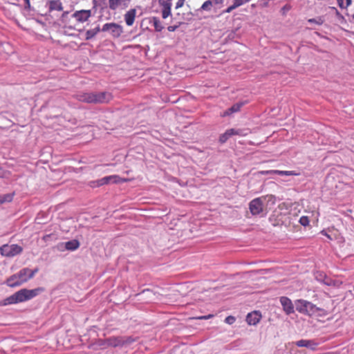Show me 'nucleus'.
Listing matches in <instances>:
<instances>
[{
    "label": "nucleus",
    "instance_id": "nucleus-6",
    "mask_svg": "<svg viewBox=\"0 0 354 354\" xmlns=\"http://www.w3.org/2000/svg\"><path fill=\"white\" fill-rule=\"evenodd\" d=\"M101 30L109 32L114 38H118L123 32V27L116 23H106L103 25Z\"/></svg>",
    "mask_w": 354,
    "mask_h": 354
},
{
    "label": "nucleus",
    "instance_id": "nucleus-34",
    "mask_svg": "<svg viewBox=\"0 0 354 354\" xmlns=\"http://www.w3.org/2000/svg\"><path fill=\"white\" fill-rule=\"evenodd\" d=\"M236 7L235 6V5L233 3L232 6H229L226 10H225V12H231L232 10H234V9H236Z\"/></svg>",
    "mask_w": 354,
    "mask_h": 354
},
{
    "label": "nucleus",
    "instance_id": "nucleus-3",
    "mask_svg": "<svg viewBox=\"0 0 354 354\" xmlns=\"http://www.w3.org/2000/svg\"><path fill=\"white\" fill-rule=\"evenodd\" d=\"M131 342L132 340L129 337H112L105 339H99L93 346L97 348L105 349L110 346L117 347Z\"/></svg>",
    "mask_w": 354,
    "mask_h": 354
},
{
    "label": "nucleus",
    "instance_id": "nucleus-20",
    "mask_svg": "<svg viewBox=\"0 0 354 354\" xmlns=\"http://www.w3.org/2000/svg\"><path fill=\"white\" fill-rule=\"evenodd\" d=\"M49 8L50 10L62 11L63 6L59 0H53L50 1Z\"/></svg>",
    "mask_w": 354,
    "mask_h": 354
},
{
    "label": "nucleus",
    "instance_id": "nucleus-17",
    "mask_svg": "<svg viewBox=\"0 0 354 354\" xmlns=\"http://www.w3.org/2000/svg\"><path fill=\"white\" fill-rule=\"evenodd\" d=\"M118 179L119 177L118 176H106L99 180L98 184L100 185H103L105 184H109L110 183H117L118 182Z\"/></svg>",
    "mask_w": 354,
    "mask_h": 354
},
{
    "label": "nucleus",
    "instance_id": "nucleus-10",
    "mask_svg": "<svg viewBox=\"0 0 354 354\" xmlns=\"http://www.w3.org/2000/svg\"><path fill=\"white\" fill-rule=\"evenodd\" d=\"M171 1L172 0H159V4L162 7V17L163 19L167 18L171 15Z\"/></svg>",
    "mask_w": 354,
    "mask_h": 354
},
{
    "label": "nucleus",
    "instance_id": "nucleus-22",
    "mask_svg": "<svg viewBox=\"0 0 354 354\" xmlns=\"http://www.w3.org/2000/svg\"><path fill=\"white\" fill-rule=\"evenodd\" d=\"M124 0H109V7L112 10H115L122 6Z\"/></svg>",
    "mask_w": 354,
    "mask_h": 354
},
{
    "label": "nucleus",
    "instance_id": "nucleus-35",
    "mask_svg": "<svg viewBox=\"0 0 354 354\" xmlns=\"http://www.w3.org/2000/svg\"><path fill=\"white\" fill-rule=\"evenodd\" d=\"M177 28H178L177 26H169L167 27V30L169 32H174V31H175L177 29Z\"/></svg>",
    "mask_w": 354,
    "mask_h": 354
},
{
    "label": "nucleus",
    "instance_id": "nucleus-16",
    "mask_svg": "<svg viewBox=\"0 0 354 354\" xmlns=\"http://www.w3.org/2000/svg\"><path fill=\"white\" fill-rule=\"evenodd\" d=\"M263 174H274L281 176H297V174L294 171H280V170H268L261 172Z\"/></svg>",
    "mask_w": 354,
    "mask_h": 354
},
{
    "label": "nucleus",
    "instance_id": "nucleus-13",
    "mask_svg": "<svg viewBox=\"0 0 354 354\" xmlns=\"http://www.w3.org/2000/svg\"><path fill=\"white\" fill-rule=\"evenodd\" d=\"M295 344L299 347H306L312 350H315L318 343L315 342L314 340L301 339L296 342Z\"/></svg>",
    "mask_w": 354,
    "mask_h": 354
},
{
    "label": "nucleus",
    "instance_id": "nucleus-26",
    "mask_svg": "<svg viewBox=\"0 0 354 354\" xmlns=\"http://www.w3.org/2000/svg\"><path fill=\"white\" fill-rule=\"evenodd\" d=\"M230 136H231V135H230V133L229 132V130L227 129L224 133L221 135V136L219 138V141L221 143H224V142H225L229 139V138Z\"/></svg>",
    "mask_w": 354,
    "mask_h": 354
},
{
    "label": "nucleus",
    "instance_id": "nucleus-28",
    "mask_svg": "<svg viewBox=\"0 0 354 354\" xmlns=\"http://www.w3.org/2000/svg\"><path fill=\"white\" fill-rule=\"evenodd\" d=\"M299 223L304 226H307L309 224V219L308 216H301L299 218Z\"/></svg>",
    "mask_w": 354,
    "mask_h": 354
},
{
    "label": "nucleus",
    "instance_id": "nucleus-40",
    "mask_svg": "<svg viewBox=\"0 0 354 354\" xmlns=\"http://www.w3.org/2000/svg\"><path fill=\"white\" fill-rule=\"evenodd\" d=\"M68 14V12H63L62 15V19H64Z\"/></svg>",
    "mask_w": 354,
    "mask_h": 354
},
{
    "label": "nucleus",
    "instance_id": "nucleus-11",
    "mask_svg": "<svg viewBox=\"0 0 354 354\" xmlns=\"http://www.w3.org/2000/svg\"><path fill=\"white\" fill-rule=\"evenodd\" d=\"M280 302L283 306V310L287 315H290L294 312L293 304L289 298L286 297H281L280 298Z\"/></svg>",
    "mask_w": 354,
    "mask_h": 354
},
{
    "label": "nucleus",
    "instance_id": "nucleus-19",
    "mask_svg": "<svg viewBox=\"0 0 354 354\" xmlns=\"http://www.w3.org/2000/svg\"><path fill=\"white\" fill-rule=\"evenodd\" d=\"M80 247V243L77 240L73 239L65 243V248L68 250H75Z\"/></svg>",
    "mask_w": 354,
    "mask_h": 354
},
{
    "label": "nucleus",
    "instance_id": "nucleus-21",
    "mask_svg": "<svg viewBox=\"0 0 354 354\" xmlns=\"http://www.w3.org/2000/svg\"><path fill=\"white\" fill-rule=\"evenodd\" d=\"M151 22L153 23L156 31L160 32L164 28L160 20L158 17H153L151 19Z\"/></svg>",
    "mask_w": 354,
    "mask_h": 354
},
{
    "label": "nucleus",
    "instance_id": "nucleus-32",
    "mask_svg": "<svg viewBox=\"0 0 354 354\" xmlns=\"http://www.w3.org/2000/svg\"><path fill=\"white\" fill-rule=\"evenodd\" d=\"M225 322L228 324H232L235 322V318L232 316H228L225 318Z\"/></svg>",
    "mask_w": 354,
    "mask_h": 354
},
{
    "label": "nucleus",
    "instance_id": "nucleus-23",
    "mask_svg": "<svg viewBox=\"0 0 354 354\" xmlns=\"http://www.w3.org/2000/svg\"><path fill=\"white\" fill-rule=\"evenodd\" d=\"M100 29V27H96L95 28L88 30L86 32V39L89 40L94 37L99 32Z\"/></svg>",
    "mask_w": 354,
    "mask_h": 354
},
{
    "label": "nucleus",
    "instance_id": "nucleus-31",
    "mask_svg": "<svg viewBox=\"0 0 354 354\" xmlns=\"http://www.w3.org/2000/svg\"><path fill=\"white\" fill-rule=\"evenodd\" d=\"M105 0H93V7L97 8L102 6V3H104Z\"/></svg>",
    "mask_w": 354,
    "mask_h": 354
},
{
    "label": "nucleus",
    "instance_id": "nucleus-41",
    "mask_svg": "<svg viewBox=\"0 0 354 354\" xmlns=\"http://www.w3.org/2000/svg\"><path fill=\"white\" fill-rule=\"evenodd\" d=\"M325 235H326L328 236V238L330 239V236L326 234H324Z\"/></svg>",
    "mask_w": 354,
    "mask_h": 354
},
{
    "label": "nucleus",
    "instance_id": "nucleus-15",
    "mask_svg": "<svg viewBox=\"0 0 354 354\" xmlns=\"http://www.w3.org/2000/svg\"><path fill=\"white\" fill-rule=\"evenodd\" d=\"M136 15V10L133 8L130 9L124 15V21L128 26H131L133 24Z\"/></svg>",
    "mask_w": 354,
    "mask_h": 354
},
{
    "label": "nucleus",
    "instance_id": "nucleus-5",
    "mask_svg": "<svg viewBox=\"0 0 354 354\" xmlns=\"http://www.w3.org/2000/svg\"><path fill=\"white\" fill-rule=\"evenodd\" d=\"M295 308L298 312L309 315L317 313L319 310L315 305L304 299L297 300Z\"/></svg>",
    "mask_w": 354,
    "mask_h": 354
},
{
    "label": "nucleus",
    "instance_id": "nucleus-24",
    "mask_svg": "<svg viewBox=\"0 0 354 354\" xmlns=\"http://www.w3.org/2000/svg\"><path fill=\"white\" fill-rule=\"evenodd\" d=\"M213 2L210 0L205 1L201 7V10L210 11L212 7Z\"/></svg>",
    "mask_w": 354,
    "mask_h": 354
},
{
    "label": "nucleus",
    "instance_id": "nucleus-33",
    "mask_svg": "<svg viewBox=\"0 0 354 354\" xmlns=\"http://www.w3.org/2000/svg\"><path fill=\"white\" fill-rule=\"evenodd\" d=\"M185 0H178L176 4V9H178L183 6Z\"/></svg>",
    "mask_w": 354,
    "mask_h": 354
},
{
    "label": "nucleus",
    "instance_id": "nucleus-14",
    "mask_svg": "<svg viewBox=\"0 0 354 354\" xmlns=\"http://www.w3.org/2000/svg\"><path fill=\"white\" fill-rule=\"evenodd\" d=\"M245 104L244 102H238L232 105L230 108L225 110L223 113V117H226L232 115V113H236L240 111L241 108Z\"/></svg>",
    "mask_w": 354,
    "mask_h": 354
},
{
    "label": "nucleus",
    "instance_id": "nucleus-7",
    "mask_svg": "<svg viewBox=\"0 0 354 354\" xmlns=\"http://www.w3.org/2000/svg\"><path fill=\"white\" fill-rule=\"evenodd\" d=\"M23 248L17 244H5L0 248L1 254L5 257H14L20 254Z\"/></svg>",
    "mask_w": 354,
    "mask_h": 354
},
{
    "label": "nucleus",
    "instance_id": "nucleus-25",
    "mask_svg": "<svg viewBox=\"0 0 354 354\" xmlns=\"http://www.w3.org/2000/svg\"><path fill=\"white\" fill-rule=\"evenodd\" d=\"M13 196H14L13 193L1 195V203L12 201V200L13 198Z\"/></svg>",
    "mask_w": 354,
    "mask_h": 354
},
{
    "label": "nucleus",
    "instance_id": "nucleus-38",
    "mask_svg": "<svg viewBox=\"0 0 354 354\" xmlns=\"http://www.w3.org/2000/svg\"><path fill=\"white\" fill-rule=\"evenodd\" d=\"M223 1V0H214V3L215 4H220V3H222Z\"/></svg>",
    "mask_w": 354,
    "mask_h": 354
},
{
    "label": "nucleus",
    "instance_id": "nucleus-27",
    "mask_svg": "<svg viewBox=\"0 0 354 354\" xmlns=\"http://www.w3.org/2000/svg\"><path fill=\"white\" fill-rule=\"evenodd\" d=\"M28 272H27V276L28 277V279H30L33 278L35 274L39 271V269L37 268H35L34 270H30L28 268Z\"/></svg>",
    "mask_w": 354,
    "mask_h": 354
},
{
    "label": "nucleus",
    "instance_id": "nucleus-36",
    "mask_svg": "<svg viewBox=\"0 0 354 354\" xmlns=\"http://www.w3.org/2000/svg\"><path fill=\"white\" fill-rule=\"evenodd\" d=\"M337 1L341 8H346V6L344 4V0H337Z\"/></svg>",
    "mask_w": 354,
    "mask_h": 354
},
{
    "label": "nucleus",
    "instance_id": "nucleus-18",
    "mask_svg": "<svg viewBox=\"0 0 354 354\" xmlns=\"http://www.w3.org/2000/svg\"><path fill=\"white\" fill-rule=\"evenodd\" d=\"M228 130L231 136L234 135L246 136L250 133V130L248 129H230Z\"/></svg>",
    "mask_w": 354,
    "mask_h": 354
},
{
    "label": "nucleus",
    "instance_id": "nucleus-9",
    "mask_svg": "<svg viewBox=\"0 0 354 354\" xmlns=\"http://www.w3.org/2000/svg\"><path fill=\"white\" fill-rule=\"evenodd\" d=\"M91 16V11L90 10H81L75 11L72 17L75 18L78 22H85Z\"/></svg>",
    "mask_w": 354,
    "mask_h": 354
},
{
    "label": "nucleus",
    "instance_id": "nucleus-39",
    "mask_svg": "<svg viewBox=\"0 0 354 354\" xmlns=\"http://www.w3.org/2000/svg\"><path fill=\"white\" fill-rule=\"evenodd\" d=\"M346 3L344 5L346 6V8L349 6L351 4V0H346Z\"/></svg>",
    "mask_w": 354,
    "mask_h": 354
},
{
    "label": "nucleus",
    "instance_id": "nucleus-29",
    "mask_svg": "<svg viewBox=\"0 0 354 354\" xmlns=\"http://www.w3.org/2000/svg\"><path fill=\"white\" fill-rule=\"evenodd\" d=\"M250 0H234L233 3L235 5L236 8L243 5L244 3H246L249 2Z\"/></svg>",
    "mask_w": 354,
    "mask_h": 354
},
{
    "label": "nucleus",
    "instance_id": "nucleus-42",
    "mask_svg": "<svg viewBox=\"0 0 354 354\" xmlns=\"http://www.w3.org/2000/svg\"><path fill=\"white\" fill-rule=\"evenodd\" d=\"M353 18L354 19V15L353 16Z\"/></svg>",
    "mask_w": 354,
    "mask_h": 354
},
{
    "label": "nucleus",
    "instance_id": "nucleus-1",
    "mask_svg": "<svg viewBox=\"0 0 354 354\" xmlns=\"http://www.w3.org/2000/svg\"><path fill=\"white\" fill-rule=\"evenodd\" d=\"M43 288H37L32 290L26 288L21 289L11 296L6 298L4 304H14L28 301L44 291Z\"/></svg>",
    "mask_w": 354,
    "mask_h": 354
},
{
    "label": "nucleus",
    "instance_id": "nucleus-30",
    "mask_svg": "<svg viewBox=\"0 0 354 354\" xmlns=\"http://www.w3.org/2000/svg\"><path fill=\"white\" fill-rule=\"evenodd\" d=\"M308 22L310 24L315 23L317 24L321 25L323 24V20L322 19V18L310 19H308Z\"/></svg>",
    "mask_w": 354,
    "mask_h": 354
},
{
    "label": "nucleus",
    "instance_id": "nucleus-12",
    "mask_svg": "<svg viewBox=\"0 0 354 354\" xmlns=\"http://www.w3.org/2000/svg\"><path fill=\"white\" fill-rule=\"evenodd\" d=\"M261 315L257 311L248 313L246 317V322L249 325H256L261 319Z\"/></svg>",
    "mask_w": 354,
    "mask_h": 354
},
{
    "label": "nucleus",
    "instance_id": "nucleus-8",
    "mask_svg": "<svg viewBox=\"0 0 354 354\" xmlns=\"http://www.w3.org/2000/svg\"><path fill=\"white\" fill-rule=\"evenodd\" d=\"M266 197L262 196L253 199L249 203V209L252 215H258L263 211Z\"/></svg>",
    "mask_w": 354,
    "mask_h": 354
},
{
    "label": "nucleus",
    "instance_id": "nucleus-2",
    "mask_svg": "<svg viewBox=\"0 0 354 354\" xmlns=\"http://www.w3.org/2000/svg\"><path fill=\"white\" fill-rule=\"evenodd\" d=\"M77 99L86 103L102 104L107 103L112 99V95L109 92L83 93L77 95Z\"/></svg>",
    "mask_w": 354,
    "mask_h": 354
},
{
    "label": "nucleus",
    "instance_id": "nucleus-4",
    "mask_svg": "<svg viewBox=\"0 0 354 354\" xmlns=\"http://www.w3.org/2000/svg\"><path fill=\"white\" fill-rule=\"evenodd\" d=\"M27 272H28V268L20 270L17 274L12 275L7 279V285L10 287H16L27 282L29 280Z\"/></svg>",
    "mask_w": 354,
    "mask_h": 354
},
{
    "label": "nucleus",
    "instance_id": "nucleus-37",
    "mask_svg": "<svg viewBox=\"0 0 354 354\" xmlns=\"http://www.w3.org/2000/svg\"><path fill=\"white\" fill-rule=\"evenodd\" d=\"M25 1V8L30 10V0H24Z\"/></svg>",
    "mask_w": 354,
    "mask_h": 354
}]
</instances>
